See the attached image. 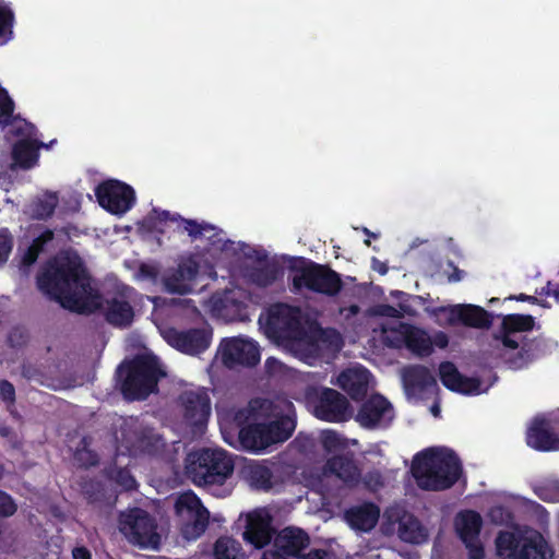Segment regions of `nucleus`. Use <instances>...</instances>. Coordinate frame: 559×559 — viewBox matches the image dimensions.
Listing matches in <instances>:
<instances>
[{
	"instance_id": "20e7f679",
	"label": "nucleus",
	"mask_w": 559,
	"mask_h": 559,
	"mask_svg": "<svg viewBox=\"0 0 559 559\" xmlns=\"http://www.w3.org/2000/svg\"><path fill=\"white\" fill-rule=\"evenodd\" d=\"M234 461L225 450L203 448L189 453L185 473L197 486L223 485L234 472Z\"/></svg>"
},
{
	"instance_id": "0e129e2a",
	"label": "nucleus",
	"mask_w": 559,
	"mask_h": 559,
	"mask_svg": "<svg viewBox=\"0 0 559 559\" xmlns=\"http://www.w3.org/2000/svg\"><path fill=\"white\" fill-rule=\"evenodd\" d=\"M72 557L73 559H92V554L86 547L80 546L72 550Z\"/></svg>"
},
{
	"instance_id": "2f4dec72",
	"label": "nucleus",
	"mask_w": 559,
	"mask_h": 559,
	"mask_svg": "<svg viewBox=\"0 0 559 559\" xmlns=\"http://www.w3.org/2000/svg\"><path fill=\"white\" fill-rule=\"evenodd\" d=\"M246 478L254 489L269 491L274 486V475L271 467L265 463H251L246 467Z\"/></svg>"
},
{
	"instance_id": "cd10ccee",
	"label": "nucleus",
	"mask_w": 559,
	"mask_h": 559,
	"mask_svg": "<svg viewBox=\"0 0 559 559\" xmlns=\"http://www.w3.org/2000/svg\"><path fill=\"white\" fill-rule=\"evenodd\" d=\"M405 346L416 355L429 356L433 348L430 336L421 329L409 324H401Z\"/></svg>"
},
{
	"instance_id": "f8f14e48",
	"label": "nucleus",
	"mask_w": 559,
	"mask_h": 559,
	"mask_svg": "<svg viewBox=\"0 0 559 559\" xmlns=\"http://www.w3.org/2000/svg\"><path fill=\"white\" fill-rule=\"evenodd\" d=\"M95 195L100 206L112 214L128 212L135 202L133 188L119 180H107L95 189Z\"/></svg>"
},
{
	"instance_id": "4468645a",
	"label": "nucleus",
	"mask_w": 559,
	"mask_h": 559,
	"mask_svg": "<svg viewBox=\"0 0 559 559\" xmlns=\"http://www.w3.org/2000/svg\"><path fill=\"white\" fill-rule=\"evenodd\" d=\"M135 289L123 286L115 296L106 298L103 304V313L106 322L114 328L127 329L134 321V309L131 305Z\"/></svg>"
},
{
	"instance_id": "052dcab7",
	"label": "nucleus",
	"mask_w": 559,
	"mask_h": 559,
	"mask_svg": "<svg viewBox=\"0 0 559 559\" xmlns=\"http://www.w3.org/2000/svg\"><path fill=\"white\" fill-rule=\"evenodd\" d=\"M539 294L552 297L557 302H559V283L554 284L548 282L546 287H544Z\"/></svg>"
},
{
	"instance_id": "603ef678",
	"label": "nucleus",
	"mask_w": 559,
	"mask_h": 559,
	"mask_svg": "<svg viewBox=\"0 0 559 559\" xmlns=\"http://www.w3.org/2000/svg\"><path fill=\"white\" fill-rule=\"evenodd\" d=\"M468 550V559H484L485 549L479 538L469 542H463Z\"/></svg>"
},
{
	"instance_id": "5fc2aeb1",
	"label": "nucleus",
	"mask_w": 559,
	"mask_h": 559,
	"mask_svg": "<svg viewBox=\"0 0 559 559\" xmlns=\"http://www.w3.org/2000/svg\"><path fill=\"white\" fill-rule=\"evenodd\" d=\"M0 399L5 403H14L15 401L14 385L8 380L0 381Z\"/></svg>"
},
{
	"instance_id": "423d86ee",
	"label": "nucleus",
	"mask_w": 559,
	"mask_h": 559,
	"mask_svg": "<svg viewBox=\"0 0 559 559\" xmlns=\"http://www.w3.org/2000/svg\"><path fill=\"white\" fill-rule=\"evenodd\" d=\"M119 530L127 539L141 548L157 549L160 536L155 519L141 508H132L119 516Z\"/></svg>"
},
{
	"instance_id": "1a4fd4ad",
	"label": "nucleus",
	"mask_w": 559,
	"mask_h": 559,
	"mask_svg": "<svg viewBox=\"0 0 559 559\" xmlns=\"http://www.w3.org/2000/svg\"><path fill=\"white\" fill-rule=\"evenodd\" d=\"M15 135L23 136L17 140L11 150L12 169L28 170L37 166L39 150L49 147L43 141L32 139L37 133L36 127L26 120L19 119V126L12 131Z\"/></svg>"
},
{
	"instance_id": "4d7b16f0",
	"label": "nucleus",
	"mask_w": 559,
	"mask_h": 559,
	"mask_svg": "<svg viewBox=\"0 0 559 559\" xmlns=\"http://www.w3.org/2000/svg\"><path fill=\"white\" fill-rule=\"evenodd\" d=\"M298 559H332V554L325 549H311L302 554Z\"/></svg>"
},
{
	"instance_id": "49530a36",
	"label": "nucleus",
	"mask_w": 559,
	"mask_h": 559,
	"mask_svg": "<svg viewBox=\"0 0 559 559\" xmlns=\"http://www.w3.org/2000/svg\"><path fill=\"white\" fill-rule=\"evenodd\" d=\"M108 477L126 490H133L136 487V480L128 468L112 467L108 471Z\"/></svg>"
},
{
	"instance_id": "e2e57ef3",
	"label": "nucleus",
	"mask_w": 559,
	"mask_h": 559,
	"mask_svg": "<svg viewBox=\"0 0 559 559\" xmlns=\"http://www.w3.org/2000/svg\"><path fill=\"white\" fill-rule=\"evenodd\" d=\"M507 299L509 300H516V301H526L532 305H537L539 302L538 298L535 296L526 295V294H519V295H511Z\"/></svg>"
},
{
	"instance_id": "8fccbe9b",
	"label": "nucleus",
	"mask_w": 559,
	"mask_h": 559,
	"mask_svg": "<svg viewBox=\"0 0 559 559\" xmlns=\"http://www.w3.org/2000/svg\"><path fill=\"white\" fill-rule=\"evenodd\" d=\"M75 461L82 467L95 466L98 463V456L95 452L86 449L78 450L74 454Z\"/></svg>"
},
{
	"instance_id": "c9c22d12",
	"label": "nucleus",
	"mask_w": 559,
	"mask_h": 559,
	"mask_svg": "<svg viewBox=\"0 0 559 559\" xmlns=\"http://www.w3.org/2000/svg\"><path fill=\"white\" fill-rule=\"evenodd\" d=\"M214 559H246L241 544L229 536H221L214 544Z\"/></svg>"
},
{
	"instance_id": "ea45409f",
	"label": "nucleus",
	"mask_w": 559,
	"mask_h": 559,
	"mask_svg": "<svg viewBox=\"0 0 559 559\" xmlns=\"http://www.w3.org/2000/svg\"><path fill=\"white\" fill-rule=\"evenodd\" d=\"M520 540L512 532H500L496 538L497 551L508 559H516L520 551Z\"/></svg>"
},
{
	"instance_id": "680f3d73",
	"label": "nucleus",
	"mask_w": 559,
	"mask_h": 559,
	"mask_svg": "<svg viewBox=\"0 0 559 559\" xmlns=\"http://www.w3.org/2000/svg\"><path fill=\"white\" fill-rule=\"evenodd\" d=\"M261 559H289L283 551L272 547V549L264 550Z\"/></svg>"
},
{
	"instance_id": "c85d7f7f",
	"label": "nucleus",
	"mask_w": 559,
	"mask_h": 559,
	"mask_svg": "<svg viewBox=\"0 0 559 559\" xmlns=\"http://www.w3.org/2000/svg\"><path fill=\"white\" fill-rule=\"evenodd\" d=\"M483 526L480 514L474 510H465L455 519V530L462 542H469L479 538Z\"/></svg>"
},
{
	"instance_id": "3c124183",
	"label": "nucleus",
	"mask_w": 559,
	"mask_h": 559,
	"mask_svg": "<svg viewBox=\"0 0 559 559\" xmlns=\"http://www.w3.org/2000/svg\"><path fill=\"white\" fill-rule=\"evenodd\" d=\"M53 236L55 235L51 229H46L40 235L33 239L29 247H32L38 253H41L45 250L46 245L53 239Z\"/></svg>"
},
{
	"instance_id": "c756f323",
	"label": "nucleus",
	"mask_w": 559,
	"mask_h": 559,
	"mask_svg": "<svg viewBox=\"0 0 559 559\" xmlns=\"http://www.w3.org/2000/svg\"><path fill=\"white\" fill-rule=\"evenodd\" d=\"M261 425L269 447L288 440L296 427L295 421L289 416H281L269 424Z\"/></svg>"
},
{
	"instance_id": "6e6d98bb",
	"label": "nucleus",
	"mask_w": 559,
	"mask_h": 559,
	"mask_svg": "<svg viewBox=\"0 0 559 559\" xmlns=\"http://www.w3.org/2000/svg\"><path fill=\"white\" fill-rule=\"evenodd\" d=\"M323 445L325 449H336L343 445L340 435L334 431H329L323 438Z\"/></svg>"
},
{
	"instance_id": "a878e982",
	"label": "nucleus",
	"mask_w": 559,
	"mask_h": 559,
	"mask_svg": "<svg viewBox=\"0 0 559 559\" xmlns=\"http://www.w3.org/2000/svg\"><path fill=\"white\" fill-rule=\"evenodd\" d=\"M380 509L373 502H364L358 506L350 507L344 513L345 521L348 525L360 532L371 531L378 523Z\"/></svg>"
},
{
	"instance_id": "864d4df0",
	"label": "nucleus",
	"mask_w": 559,
	"mask_h": 559,
	"mask_svg": "<svg viewBox=\"0 0 559 559\" xmlns=\"http://www.w3.org/2000/svg\"><path fill=\"white\" fill-rule=\"evenodd\" d=\"M21 374L29 381H39L43 372L37 366L31 362H24L21 366Z\"/></svg>"
},
{
	"instance_id": "bf43d9fd",
	"label": "nucleus",
	"mask_w": 559,
	"mask_h": 559,
	"mask_svg": "<svg viewBox=\"0 0 559 559\" xmlns=\"http://www.w3.org/2000/svg\"><path fill=\"white\" fill-rule=\"evenodd\" d=\"M512 333H506L504 331H499V334L496 335L497 340H500L504 347L511 349H519V343L512 338Z\"/></svg>"
},
{
	"instance_id": "bb28decb",
	"label": "nucleus",
	"mask_w": 559,
	"mask_h": 559,
	"mask_svg": "<svg viewBox=\"0 0 559 559\" xmlns=\"http://www.w3.org/2000/svg\"><path fill=\"white\" fill-rule=\"evenodd\" d=\"M325 469L334 474L348 486L358 485L361 478V469L352 453L330 457L325 463Z\"/></svg>"
},
{
	"instance_id": "7ed1b4c3",
	"label": "nucleus",
	"mask_w": 559,
	"mask_h": 559,
	"mask_svg": "<svg viewBox=\"0 0 559 559\" xmlns=\"http://www.w3.org/2000/svg\"><path fill=\"white\" fill-rule=\"evenodd\" d=\"M120 391L127 401H144L165 376L155 356L140 355L118 369Z\"/></svg>"
},
{
	"instance_id": "aec40b11",
	"label": "nucleus",
	"mask_w": 559,
	"mask_h": 559,
	"mask_svg": "<svg viewBox=\"0 0 559 559\" xmlns=\"http://www.w3.org/2000/svg\"><path fill=\"white\" fill-rule=\"evenodd\" d=\"M271 516L263 511H253L247 516V525L243 539L258 549L269 545L273 538Z\"/></svg>"
},
{
	"instance_id": "13d9d810",
	"label": "nucleus",
	"mask_w": 559,
	"mask_h": 559,
	"mask_svg": "<svg viewBox=\"0 0 559 559\" xmlns=\"http://www.w3.org/2000/svg\"><path fill=\"white\" fill-rule=\"evenodd\" d=\"M40 253H38L36 250H34L32 247H28L21 260V264L24 267L32 266L38 259Z\"/></svg>"
},
{
	"instance_id": "de8ad7c7",
	"label": "nucleus",
	"mask_w": 559,
	"mask_h": 559,
	"mask_svg": "<svg viewBox=\"0 0 559 559\" xmlns=\"http://www.w3.org/2000/svg\"><path fill=\"white\" fill-rule=\"evenodd\" d=\"M13 237L8 228L0 229V265H3L12 251Z\"/></svg>"
},
{
	"instance_id": "69168bd1",
	"label": "nucleus",
	"mask_w": 559,
	"mask_h": 559,
	"mask_svg": "<svg viewBox=\"0 0 559 559\" xmlns=\"http://www.w3.org/2000/svg\"><path fill=\"white\" fill-rule=\"evenodd\" d=\"M371 267L373 271L378 272L380 275H385L389 271L386 263L380 261L377 258L371 259Z\"/></svg>"
},
{
	"instance_id": "f257e3e1",
	"label": "nucleus",
	"mask_w": 559,
	"mask_h": 559,
	"mask_svg": "<svg viewBox=\"0 0 559 559\" xmlns=\"http://www.w3.org/2000/svg\"><path fill=\"white\" fill-rule=\"evenodd\" d=\"M38 289L63 308L82 313L93 297L92 277L74 251L60 253L43 266L36 276Z\"/></svg>"
},
{
	"instance_id": "6ab92c4d",
	"label": "nucleus",
	"mask_w": 559,
	"mask_h": 559,
	"mask_svg": "<svg viewBox=\"0 0 559 559\" xmlns=\"http://www.w3.org/2000/svg\"><path fill=\"white\" fill-rule=\"evenodd\" d=\"M441 383L450 391L464 395H478L481 393V381L476 377L462 374L452 361L439 365Z\"/></svg>"
},
{
	"instance_id": "412c9836",
	"label": "nucleus",
	"mask_w": 559,
	"mask_h": 559,
	"mask_svg": "<svg viewBox=\"0 0 559 559\" xmlns=\"http://www.w3.org/2000/svg\"><path fill=\"white\" fill-rule=\"evenodd\" d=\"M309 545V534L294 526L281 530L273 539V547L283 551L289 559H298Z\"/></svg>"
},
{
	"instance_id": "ddd939ff",
	"label": "nucleus",
	"mask_w": 559,
	"mask_h": 559,
	"mask_svg": "<svg viewBox=\"0 0 559 559\" xmlns=\"http://www.w3.org/2000/svg\"><path fill=\"white\" fill-rule=\"evenodd\" d=\"M219 352L225 367H254L260 361V349L257 343L241 337L225 338L221 342Z\"/></svg>"
},
{
	"instance_id": "58836bf2",
	"label": "nucleus",
	"mask_w": 559,
	"mask_h": 559,
	"mask_svg": "<svg viewBox=\"0 0 559 559\" xmlns=\"http://www.w3.org/2000/svg\"><path fill=\"white\" fill-rule=\"evenodd\" d=\"M280 274V266L275 262H271L253 267L249 273V277L255 285L260 287H267L278 278Z\"/></svg>"
},
{
	"instance_id": "2eb2a0df",
	"label": "nucleus",
	"mask_w": 559,
	"mask_h": 559,
	"mask_svg": "<svg viewBox=\"0 0 559 559\" xmlns=\"http://www.w3.org/2000/svg\"><path fill=\"white\" fill-rule=\"evenodd\" d=\"M394 418L392 404L382 395L373 394L360 405L356 421L364 428H386Z\"/></svg>"
},
{
	"instance_id": "f03ea898",
	"label": "nucleus",
	"mask_w": 559,
	"mask_h": 559,
	"mask_svg": "<svg viewBox=\"0 0 559 559\" xmlns=\"http://www.w3.org/2000/svg\"><path fill=\"white\" fill-rule=\"evenodd\" d=\"M411 472L420 489L442 491L456 484L463 473V467L453 450L428 448L414 456Z\"/></svg>"
},
{
	"instance_id": "338daca9",
	"label": "nucleus",
	"mask_w": 559,
	"mask_h": 559,
	"mask_svg": "<svg viewBox=\"0 0 559 559\" xmlns=\"http://www.w3.org/2000/svg\"><path fill=\"white\" fill-rule=\"evenodd\" d=\"M381 314L391 317V318H401V312L390 305H384L381 307Z\"/></svg>"
},
{
	"instance_id": "09e8293b",
	"label": "nucleus",
	"mask_w": 559,
	"mask_h": 559,
	"mask_svg": "<svg viewBox=\"0 0 559 559\" xmlns=\"http://www.w3.org/2000/svg\"><path fill=\"white\" fill-rule=\"evenodd\" d=\"M17 510L16 503L12 497L3 490H0V518H9Z\"/></svg>"
},
{
	"instance_id": "5701e85b",
	"label": "nucleus",
	"mask_w": 559,
	"mask_h": 559,
	"mask_svg": "<svg viewBox=\"0 0 559 559\" xmlns=\"http://www.w3.org/2000/svg\"><path fill=\"white\" fill-rule=\"evenodd\" d=\"M552 430L549 420L535 418L526 433L527 445L542 452L558 451L559 437Z\"/></svg>"
},
{
	"instance_id": "774afa93",
	"label": "nucleus",
	"mask_w": 559,
	"mask_h": 559,
	"mask_svg": "<svg viewBox=\"0 0 559 559\" xmlns=\"http://www.w3.org/2000/svg\"><path fill=\"white\" fill-rule=\"evenodd\" d=\"M435 344L440 348L447 347L449 344L448 335L443 332H439L435 337Z\"/></svg>"
},
{
	"instance_id": "f704fd0d",
	"label": "nucleus",
	"mask_w": 559,
	"mask_h": 559,
	"mask_svg": "<svg viewBox=\"0 0 559 559\" xmlns=\"http://www.w3.org/2000/svg\"><path fill=\"white\" fill-rule=\"evenodd\" d=\"M399 537L406 543L419 544L427 537L426 530L414 515H404L399 522Z\"/></svg>"
},
{
	"instance_id": "6e6552de",
	"label": "nucleus",
	"mask_w": 559,
	"mask_h": 559,
	"mask_svg": "<svg viewBox=\"0 0 559 559\" xmlns=\"http://www.w3.org/2000/svg\"><path fill=\"white\" fill-rule=\"evenodd\" d=\"M175 513L181 521V534L187 539H197L209 525L210 512L191 490L177 497Z\"/></svg>"
},
{
	"instance_id": "72a5a7b5",
	"label": "nucleus",
	"mask_w": 559,
	"mask_h": 559,
	"mask_svg": "<svg viewBox=\"0 0 559 559\" xmlns=\"http://www.w3.org/2000/svg\"><path fill=\"white\" fill-rule=\"evenodd\" d=\"M273 407V402L267 399L251 400L248 407L231 411V420L239 430L250 425L249 421L255 416L258 411L266 413Z\"/></svg>"
},
{
	"instance_id": "4be33fe9",
	"label": "nucleus",
	"mask_w": 559,
	"mask_h": 559,
	"mask_svg": "<svg viewBox=\"0 0 559 559\" xmlns=\"http://www.w3.org/2000/svg\"><path fill=\"white\" fill-rule=\"evenodd\" d=\"M370 378V371L359 366L343 370L337 377L336 384L344 390L352 400L364 401L368 393Z\"/></svg>"
},
{
	"instance_id": "b1692460",
	"label": "nucleus",
	"mask_w": 559,
	"mask_h": 559,
	"mask_svg": "<svg viewBox=\"0 0 559 559\" xmlns=\"http://www.w3.org/2000/svg\"><path fill=\"white\" fill-rule=\"evenodd\" d=\"M402 379L405 391L412 395L429 392L437 386V381L431 371L423 365L406 367L403 370Z\"/></svg>"
},
{
	"instance_id": "a19ab883",
	"label": "nucleus",
	"mask_w": 559,
	"mask_h": 559,
	"mask_svg": "<svg viewBox=\"0 0 559 559\" xmlns=\"http://www.w3.org/2000/svg\"><path fill=\"white\" fill-rule=\"evenodd\" d=\"M535 359V355L527 344H523L514 354L504 358L510 369L519 370L527 367Z\"/></svg>"
},
{
	"instance_id": "9b49d317",
	"label": "nucleus",
	"mask_w": 559,
	"mask_h": 559,
	"mask_svg": "<svg viewBox=\"0 0 559 559\" xmlns=\"http://www.w3.org/2000/svg\"><path fill=\"white\" fill-rule=\"evenodd\" d=\"M212 337L213 331L209 325L186 330L168 328L163 332V338L169 346L189 356L204 353L210 347Z\"/></svg>"
},
{
	"instance_id": "c03bdc74",
	"label": "nucleus",
	"mask_w": 559,
	"mask_h": 559,
	"mask_svg": "<svg viewBox=\"0 0 559 559\" xmlns=\"http://www.w3.org/2000/svg\"><path fill=\"white\" fill-rule=\"evenodd\" d=\"M81 491L90 503L100 502L104 499V486L94 478H84L81 481Z\"/></svg>"
},
{
	"instance_id": "a211bd4d",
	"label": "nucleus",
	"mask_w": 559,
	"mask_h": 559,
	"mask_svg": "<svg viewBox=\"0 0 559 559\" xmlns=\"http://www.w3.org/2000/svg\"><path fill=\"white\" fill-rule=\"evenodd\" d=\"M200 272V262L195 255L183 257L176 269L164 278L166 289L173 294L185 295L191 290V283Z\"/></svg>"
},
{
	"instance_id": "79ce46f5",
	"label": "nucleus",
	"mask_w": 559,
	"mask_h": 559,
	"mask_svg": "<svg viewBox=\"0 0 559 559\" xmlns=\"http://www.w3.org/2000/svg\"><path fill=\"white\" fill-rule=\"evenodd\" d=\"M15 104L8 91L0 86V124L9 126L17 121V117L14 116Z\"/></svg>"
},
{
	"instance_id": "a18cd8bd",
	"label": "nucleus",
	"mask_w": 559,
	"mask_h": 559,
	"mask_svg": "<svg viewBox=\"0 0 559 559\" xmlns=\"http://www.w3.org/2000/svg\"><path fill=\"white\" fill-rule=\"evenodd\" d=\"M57 197L48 195L44 199H38L33 206L34 216L38 219L49 218L57 207Z\"/></svg>"
},
{
	"instance_id": "f3484780",
	"label": "nucleus",
	"mask_w": 559,
	"mask_h": 559,
	"mask_svg": "<svg viewBox=\"0 0 559 559\" xmlns=\"http://www.w3.org/2000/svg\"><path fill=\"white\" fill-rule=\"evenodd\" d=\"M441 311L448 312V324L451 326L464 325L473 329H489L492 325V314L480 306L459 304L443 307Z\"/></svg>"
},
{
	"instance_id": "39448f33",
	"label": "nucleus",
	"mask_w": 559,
	"mask_h": 559,
	"mask_svg": "<svg viewBox=\"0 0 559 559\" xmlns=\"http://www.w3.org/2000/svg\"><path fill=\"white\" fill-rule=\"evenodd\" d=\"M289 270L296 273L292 278L293 293L307 289L332 297L342 290L343 282L340 274L328 265L298 257L294 258V264Z\"/></svg>"
},
{
	"instance_id": "4c0bfd02",
	"label": "nucleus",
	"mask_w": 559,
	"mask_h": 559,
	"mask_svg": "<svg viewBox=\"0 0 559 559\" xmlns=\"http://www.w3.org/2000/svg\"><path fill=\"white\" fill-rule=\"evenodd\" d=\"M15 14L10 3L0 0V47L14 37Z\"/></svg>"
},
{
	"instance_id": "9d476101",
	"label": "nucleus",
	"mask_w": 559,
	"mask_h": 559,
	"mask_svg": "<svg viewBox=\"0 0 559 559\" xmlns=\"http://www.w3.org/2000/svg\"><path fill=\"white\" fill-rule=\"evenodd\" d=\"M267 331L282 341H300L306 335L301 311L286 304L275 305L269 313Z\"/></svg>"
},
{
	"instance_id": "e433bc0d",
	"label": "nucleus",
	"mask_w": 559,
	"mask_h": 559,
	"mask_svg": "<svg viewBox=\"0 0 559 559\" xmlns=\"http://www.w3.org/2000/svg\"><path fill=\"white\" fill-rule=\"evenodd\" d=\"M535 320L531 314L512 313L503 316L501 331L506 333L528 332L534 329Z\"/></svg>"
},
{
	"instance_id": "0eeeda50",
	"label": "nucleus",
	"mask_w": 559,
	"mask_h": 559,
	"mask_svg": "<svg viewBox=\"0 0 559 559\" xmlns=\"http://www.w3.org/2000/svg\"><path fill=\"white\" fill-rule=\"evenodd\" d=\"M307 403L313 415L328 423H343L350 417L348 400L338 391L324 386H308L305 391Z\"/></svg>"
},
{
	"instance_id": "473e14b6",
	"label": "nucleus",
	"mask_w": 559,
	"mask_h": 559,
	"mask_svg": "<svg viewBox=\"0 0 559 559\" xmlns=\"http://www.w3.org/2000/svg\"><path fill=\"white\" fill-rule=\"evenodd\" d=\"M552 550L548 543L537 533L524 540L516 559H551Z\"/></svg>"
},
{
	"instance_id": "393cba45",
	"label": "nucleus",
	"mask_w": 559,
	"mask_h": 559,
	"mask_svg": "<svg viewBox=\"0 0 559 559\" xmlns=\"http://www.w3.org/2000/svg\"><path fill=\"white\" fill-rule=\"evenodd\" d=\"M157 219L160 223L176 222L178 223V229L186 231L192 239L201 237H207L212 245L216 241L213 239L218 236L216 228L207 223H199L195 219L183 218L179 214H171L169 211H162L157 215Z\"/></svg>"
},
{
	"instance_id": "7c9ffc66",
	"label": "nucleus",
	"mask_w": 559,
	"mask_h": 559,
	"mask_svg": "<svg viewBox=\"0 0 559 559\" xmlns=\"http://www.w3.org/2000/svg\"><path fill=\"white\" fill-rule=\"evenodd\" d=\"M238 440L242 449L260 452L269 448L261 424H250L238 432Z\"/></svg>"
},
{
	"instance_id": "37998d69",
	"label": "nucleus",
	"mask_w": 559,
	"mask_h": 559,
	"mask_svg": "<svg viewBox=\"0 0 559 559\" xmlns=\"http://www.w3.org/2000/svg\"><path fill=\"white\" fill-rule=\"evenodd\" d=\"M134 443L132 444L136 450L142 452H151L157 442V438L153 432V429L147 427H141L133 431Z\"/></svg>"
},
{
	"instance_id": "dca6fc26",
	"label": "nucleus",
	"mask_w": 559,
	"mask_h": 559,
	"mask_svg": "<svg viewBox=\"0 0 559 559\" xmlns=\"http://www.w3.org/2000/svg\"><path fill=\"white\" fill-rule=\"evenodd\" d=\"M179 404L188 425L200 429L207 424L211 415V399L204 389L183 391L179 395Z\"/></svg>"
}]
</instances>
